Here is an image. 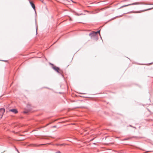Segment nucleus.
Listing matches in <instances>:
<instances>
[{"mask_svg":"<svg viewBox=\"0 0 153 153\" xmlns=\"http://www.w3.org/2000/svg\"><path fill=\"white\" fill-rule=\"evenodd\" d=\"M134 4V3H133V4H128V5L123 6H122L121 7H125L127 6H129V5H133V4Z\"/></svg>","mask_w":153,"mask_h":153,"instance_id":"7","label":"nucleus"},{"mask_svg":"<svg viewBox=\"0 0 153 153\" xmlns=\"http://www.w3.org/2000/svg\"><path fill=\"white\" fill-rule=\"evenodd\" d=\"M57 153H61L60 152H58Z\"/></svg>","mask_w":153,"mask_h":153,"instance_id":"9","label":"nucleus"},{"mask_svg":"<svg viewBox=\"0 0 153 153\" xmlns=\"http://www.w3.org/2000/svg\"><path fill=\"white\" fill-rule=\"evenodd\" d=\"M9 111L15 114H16L18 112L17 110L16 109H10L9 110Z\"/></svg>","mask_w":153,"mask_h":153,"instance_id":"5","label":"nucleus"},{"mask_svg":"<svg viewBox=\"0 0 153 153\" xmlns=\"http://www.w3.org/2000/svg\"><path fill=\"white\" fill-rule=\"evenodd\" d=\"M53 68L57 72L59 73H61V71L59 68L56 67V66H54L53 67Z\"/></svg>","mask_w":153,"mask_h":153,"instance_id":"1","label":"nucleus"},{"mask_svg":"<svg viewBox=\"0 0 153 153\" xmlns=\"http://www.w3.org/2000/svg\"><path fill=\"white\" fill-rule=\"evenodd\" d=\"M152 9H153V7L152 8H149V9H146V10H142V11H136V12H133V13H140L142 12H143L145 11H146V10H149Z\"/></svg>","mask_w":153,"mask_h":153,"instance_id":"3","label":"nucleus"},{"mask_svg":"<svg viewBox=\"0 0 153 153\" xmlns=\"http://www.w3.org/2000/svg\"><path fill=\"white\" fill-rule=\"evenodd\" d=\"M53 127H56V126H53Z\"/></svg>","mask_w":153,"mask_h":153,"instance_id":"10","label":"nucleus"},{"mask_svg":"<svg viewBox=\"0 0 153 153\" xmlns=\"http://www.w3.org/2000/svg\"><path fill=\"white\" fill-rule=\"evenodd\" d=\"M30 3L31 4V5L32 7L34 9H35V5L32 2H30Z\"/></svg>","mask_w":153,"mask_h":153,"instance_id":"6","label":"nucleus"},{"mask_svg":"<svg viewBox=\"0 0 153 153\" xmlns=\"http://www.w3.org/2000/svg\"><path fill=\"white\" fill-rule=\"evenodd\" d=\"M3 153V152H2V153Z\"/></svg>","mask_w":153,"mask_h":153,"instance_id":"11","label":"nucleus"},{"mask_svg":"<svg viewBox=\"0 0 153 153\" xmlns=\"http://www.w3.org/2000/svg\"><path fill=\"white\" fill-rule=\"evenodd\" d=\"M71 1H72V2H73V3H76V2H74V1H72V0H71Z\"/></svg>","mask_w":153,"mask_h":153,"instance_id":"8","label":"nucleus"},{"mask_svg":"<svg viewBox=\"0 0 153 153\" xmlns=\"http://www.w3.org/2000/svg\"><path fill=\"white\" fill-rule=\"evenodd\" d=\"M100 31H98L96 32H93L91 33H90L89 34V36H91V37H92L93 36H94L97 33H100Z\"/></svg>","mask_w":153,"mask_h":153,"instance_id":"4","label":"nucleus"},{"mask_svg":"<svg viewBox=\"0 0 153 153\" xmlns=\"http://www.w3.org/2000/svg\"><path fill=\"white\" fill-rule=\"evenodd\" d=\"M5 109L3 108H1L0 109V114L1 116H2L4 113L5 112Z\"/></svg>","mask_w":153,"mask_h":153,"instance_id":"2","label":"nucleus"}]
</instances>
